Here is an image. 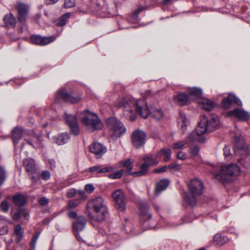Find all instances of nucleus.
Returning a JSON list of instances; mask_svg holds the SVG:
<instances>
[{"label": "nucleus", "instance_id": "obj_1", "mask_svg": "<svg viewBox=\"0 0 250 250\" xmlns=\"http://www.w3.org/2000/svg\"><path fill=\"white\" fill-rule=\"evenodd\" d=\"M114 105L124 109V114L131 121L136 119V113H138L143 118H146L149 115L159 120L163 117V113L160 108H153L150 111L144 100L135 99L132 97L120 98L114 103Z\"/></svg>", "mask_w": 250, "mask_h": 250}, {"label": "nucleus", "instance_id": "obj_2", "mask_svg": "<svg viewBox=\"0 0 250 250\" xmlns=\"http://www.w3.org/2000/svg\"><path fill=\"white\" fill-rule=\"evenodd\" d=\"M219 124V118L217 115H211L208 119L206 115L201 117L200 122L195 129L196 134L199 137V142L204 143L205 136L215 129Z\"/></svg>", "mask_w": 250, "mask_h": 250}, {"label": "nucleus", "instance_id": "obj_3", "mask_svg": "<svg viewBox=\"0 0 250 250\" xmlns=\"http://www.w3.org/2000/svg\"><path fill=\"white\" fill-rule=\"evenodd\" d=\"M87 208L92 212V214L89 213V216L93 220L97 222L105 220L107 208L102 197H97L90 200L87 203Z\"/></svg>", "mask_w": 250, "mask_h": 250}, {"label": "nucleus", "instance_id": "obj_4", "mask_svg": "<svg viewBox=\"0 0 250 250\" xmlns=\"http://www.w3.org/2000/svg\"><path fill=\"white\" fill-rule=\"evenodd\" d=\"M190 194H185V201L190 206H193L196 204V196L201 194L203 190V184L198 179L191 180L188 185Z\"/></svg>", "mask_w": 250, "mask_h": 250}, {"label": "nucleus", "instance_id": "obj_5", "mask_svg": "<svg viewBox=\"0 0 250 250\" xmlns=\"http://www.w3.org/2000/svg\"><path fill=\"white\" fill-rule=\"evenodd\" d=\"M82 122L87 129L91 132L101 129L103 127V125L98 115L88 110L84 112Z\"/></svg>", "mask_w": 250, "mask_h": 250}, {"label": "nucleus", "instance_id": "obj_6", "mask_svg": "<svg viewBox=\"0 0 250 250\" xmlns=\"http://www.w3.org/2000/svg\"><path fill=\"white\" fill-rule=\"evenodd\" d=\"M107 125L109 130L110 135L115 139L125 131V128L118 119L111 117L107 120Z\"/></svg>", "mask_w": 250, "mask_h": 250}, {"label": "nucleus", "instance_id": "obj_7", "mask_svg": "<svg viewBox=\"0 0 250 250\" xmlns=\"http://www.w3.org/2000/svg\"><path fill=\"white\" fill-rule=\"evenodd\" d=\"M240 173V168L236 164L222 166L220 171V180L224 182H229L232 177L238 176Z\"/></svg>", "mask_w": 250, "mask_h": 250}, {"label": "nucleus", "instance_id": "obj_8", "mask_svg": "<svg viewBox=\"0 0 250 250\" xmlns=\"http://www.w3.org/2000/svg\"><path fill=\"white\" fill-rule=\"evenodd\" d=\"M235 155L246 156L249 152L248 146L241 136H236L233 139Z\"/></svg>", "mask_w": 250, "mask_h": 250}, {"label": "nucleus", "instance_id": "obj_9", "mask_svg": "<svg viewBox=\"0 0 250 250\" xmlns=\"http://www.w3.org/2000/svg\"><path fill=\"white\" fill-rule=\"evenodd\" d=\"M86 220L84 217L79 216L73 220L72 223V230L77 239L81 241L82 240L79 233L83 231L85 228Z\"/></svg>", "mask_w": 250, "mask_h": 250}, {"label": "nucleus", "instance_id": "obj_10", "mask_svg": "<svg viewBox=\"0 0 250 250\" xmlns=\"http://www.w3.org/2000/svg\"><path fill=\"white\" fill-rule=\"evenodd\" d=\"M146 134L142 130H136L131 135V142L136 148H140L145 143Z\"/></svg>", "mask_w": 250, "mask_h": 250}, {"label": "nucleus", "instance_id": "obj_11", "mask_svg": "<svg viewBox=\"0 0 250 250\" xmlns=\"http://www.w3.org/2000/svg\"><path fill=\"white\" fill-rule=\"evenodd\" d=\"M229 117H233L241 121H247L250 120V114L243 108H235L227 112Z\"/></svg>", "mask_w": 250, "mask_h": 250}, {"label": "nucleus", "instance_id": "obj_12", "mask_svg": "<svg viewBox=\"0 0 250 250\" xmlns=\"http://www.w3.org/2000/svg\"><path fill=\"white\" fill-rule=\"evenodd\" d=\"M56 100L62 99L65 102L74 104L79 102L81 98L78 96H73L68 94L64 88H60L56 94Z\"/></svg>", "mask_w": 250, "mask_h": 250}, {"label": "nucleus", "instance_id": "obj_13", "mask_svg": "<svg viewBox=\"0 0 250 250\" xmlns=\"http://www.w3.org/2000/svg\"><path fill=\"white\" fill-rule=\"evenodd\" d=\"M112 197L119 209L124 211L125 209L126 200L123 192L120 189L116 190L112 193Z\"/></svg>", "mask_w": 250, "mask_h": 250}, {"label": "nucleus", "instance_id": "obj_14", "mask_svg": "<svg viewBox=\"0 0 250 250\" xmlns=\"http://www.w3.org/2000/svg\"><path fill=\"white\" fill-rule=\"evenodd\" d=\"M16 8L18 11V21L22 24L25 23L26 18L28 12V6L21 2H18Z\"/></svg>", "mask_w": 250, "mask_h": 250}, {"label": "nucleus", "instance_id": "obj_15", "mask_svg": "<svg viewBox=\"0 0 250 250\" xmlns=\"http://www.w3.org/2000/svg\"><path fill=\"white\" fill-rule=\"evenodd\" d=\"M91 153H94L97 158H100L106 152V147L99 143H93L89 146Z\"/></svg>", "mask_w": 250, "mask_h": 250}, {"label": "nucleus", "instance_id": "obj_16", "mask_svg": "<svg viewBox=\"0 0 250 250\" xmlns=\"http://www.w3.org/2000/svg\"><path fill=\"white\" fill-rule=\"evenodd\" d=\"M65 120L70 127L71 131L75 135L79 133L80 130L77 125V119L74 115L65 114Z\"/></svg>", "mask_w": 250, "mask_h": 250}, {"label": "nucleus", "instance_id": "obj_17", "mask_svg": "<svg viewBox=\"0 0 250 250\" xmlns=\"http://www.w3.org/2000/svg\"><path fill=\"white\" fill-rule=\"evenodd\" d=\"M56 38L54 36L49 37H43L38 35H33L31 38V41L33 43L40 45H45L55 40Z\"/></svg>", "mask_w": 250, "mask_h": 250}, {"label": "nucleus", "instance_id": "obj_18", "mask_svg": "<svg viewBox=\"0 0 250 250\" xmlns=\"http://www.w3.org/2000/svg\"><path fill=\"white\" fill-rule=\"evenodd\" d=\"M197 103L202 109L207 111L212 110L215 106V103L213 101L206 98L199 99Z\"/></svg>", "mask_w": 250, "mask_h": 250}, {"label": "nucleus", "instance_id": "obj_19", "mask_svg": "<svg viewBox=\"0 0 250 250\" xmlns=\"http://www.w3.org/2000/svg\"><path fill=\"white\" fill-rule=\"evenodd\" d=\"M139 213L142 220L146 221L149 219L151 215L149 212L148 205L146 203L141 204L139 207Z\"/></svg>", "mask_w": 250, "mask_h": 250}, {"label": "nucleus", "instance_id": "obj_20", "mask_svg": "<svg viewBox=\"0 0 250 250\" xmlns=\"http://www.w3.org/2000/svg\"><path fill=\"white\" fill-rule=\"evenodd\" d=\"M23 164L29 175L33 174L36 172V165L34 160L32 159H26L23 161Z\"/></svg>", "mask_w": 250, "mask_h": 250}, {"label": "nucleus", "instance_id": "obj_21", "mask_svg": "<svg viewBox=\"0 0 250 250\" xmlns=\"http://www.w3.org/2000/svg\"><path fill=\"white\" fill-rule=\"evenodd\" d=\"M175 100L176 101L178 104L182 106L186 105L191 102L188 94L184 92L178 94L175 97Z\"/></svg>", "mask_w": 250, "mask_h": 250}, {"label": "nucleus", "instance_id": "obj_22", "mask_svg": "<svg viewBox=\"0 0 250 250\" xmlns=\"http://www.w3.org/2000/svg\"><path fill=\"white\" fill-rule=\"evenodd\" d=\"M202 94V90L197 87H193L190 88L188 90V95L190 98L191 102L200 99Z\"/></svg>", "mask_w": 250, "mask_h": 250}, {"label": "nucleus", "instance_id": "obj_23", "mask_svg": "<svg viewBox=\"0 0 250 250\" xmlns=\"http://www.w3.org/2000/svg\"><path fill=\"white\" fill-rule=\"evenodd\" d=\"M70 139V136L67 133H62L54 137V140L58 145H62L66 143Z\"/></svg>", "mask_w": 250, "mask_h": 250}, {"label": "nucleus", "instance_id": "obj_24", "mask_svg": "<svg viewBox=\"0 0 250 250\" xmlns=\"http://www.w3.org/2000/svg\"><path fill=\"white\" fill-rule=\"evenodd\" d=\"M169 185V181L167 179H163L160 180L156 185L155 194L158 195L160 193L165 190Z\"/></svg>", "mask_w": 250, "mask_h": 250}, {"label": "nucleus", "instance_id": "obj_25", "mask_svg": "<svg viewBox=\"0 0 250 250\" xmlns=\"http://www.w3.org/2000/svg\"><path fill=\"white\" fill-rule=\"evenodd\" d=\"M3 21L7 27H14L17 22L15 17L11 13L5 16Z\"/></svg>", "mask_w": 250, "mask_h": 250}, {"label": "nucleus", "instance_id": "obj_26", "mask_svg": "<svg viewBox=\"0 0 250 250\" xmlns=\"http://www.w3.org/2000/svg\"><path fill=\"white\" fill-rule=\"evenodd\" d=\"M114 168L111 166H107L103 168L101 166H95L89 168L90 172L97 171L99 173H104L111 172L113 170Z\"/></svg>", "mask_w": 250, "mask_h": 250}, {"label": "nucleus", "instance_id": "obj_27", "mask_svg": "<svg viewBox=\"0 0 250 250\" xmlns=\"http://www.w3.org/2000/svg\"><path fill=\"white\" fill-rule=\"evenodd\" d=\"M23 129L21 128H15L12 131V139L13 143L15 145L18 143L19 140L21 139Z\"/></svg>", "mask_w": 250, "mask_h": 250}, {"label": "nucleus", "instance_id": "obj_28", "mask_svg": "<svg viewBox=\"0 0 250 250\" xmlns=\"http://www.w3.org/2000/svg\"><path fill=\"white\" fill-rule=\"evenodd\" d=\"M188 121L185 115L181 114L178 118V126L183 132L187 130Z\"/></svg>", "mask_w": 250, "mask_h": 250}, {"label": "nucleus", "instance_id": "obj_29", "mask_svg": "<svg viewBox=\"0 0 250 250\" xmlns=\"http://www.w3.org/2000/svg\"><path fill=\"white\" fill-rule=\"evenodd\" d=\"M157 158V155L154 157L152 154L149 153L144 157L143 161L146 162L150 166H152L158 164L159 160Z\"/></svg>", "mask_w": 250, "mask_h": 250}, {"label": "nucleus", "instance_id": "obj_30", "mask_svg": "<svg viewBox=\"0 0 250 250\" xmlns=\"http://www.w3.org/2000/svg\"><path fill=\"white\" fill-rule=\"evenodd\" d=\"M28 144L35 148L41 146V136L37 135H33L31 140L25 139Z\"/></svg>", "mask_w": 250, "mask_h": 250}, {"label": "nucleus", "instance_id": "obj_31", "mask_svg": "<svg viewBox=\"0 0 250 250\" xmlns=\"http://www.w3.org/2000/svg\"><path fill=\"white\" fill-rule=\"evenodd\" d=\"M171 150L169 148H166L161 149L157 154V157H160L162 156L164 157V160L167 162L169 160L171 156Z\"/></svg>", "mask_w": 250, "mask_h": 250}, {"label": "nucleus", "instance_id": "obj_32", "mask_svg": "<svg viewBox=\"0 0 250 250\" xmlns=\"http://www.w3.org/2000/svg\"><path fill=\"white\" fill-rule=\"evenodd\" d=\"M235 99V95H229L227 98L223 99L222 101V105L225 108H229L233 103V100Z\"/></svg>", "mask_w": 250, "mask_h": 250}, {"label": "nucleus", "instance_id": "obj_33", "mask_svg": "<svg viewBox=\"0 0 250 250\" xmlns=\"http://www.w3.org/2000/svg\"><path fill=\"white\" fill-rule=\"evenodd\" d=\"M150 166L146 162H144V163L142 164L140 166V170L136 172L133 173L134 176H140L145 175Z\"/></svg>", "mask_w": 250, "mask_h": 250}, {"label": "nucleus", "instance_id": "obj_34", "mask_svg": "<svg viewBox=\"0 0 250 250\" xmlns=\"http://www.w3.org/2000/svg\"><path fill=\"white\" fill-rule=\"evenodd\" d=\"M13 200L15 204L19 206H22L26 203L25 197L21 194L15 195L13 197Z\"/></svg>", "mask_w": 250, "mask_h": 250}, {"label": "nucleus", "instance_id": "obj_35", "mask_svg": "<svg viewBox=\"0 0 250 250\" xmlns=\"http://www.w3.org/2000/svg\"><path fill=\"white\" fill-rule=\"evenodd\" d=\"M119 165L120 167H125L128 172L131 171L132 169V164L129 159L120 161Z\"/></svg>", "mask_w": 250, "mask_h": 250}, {"label": "nucleus", "instance_id": "obj_36", "mask_svg": "<svg viewBox=\"0 0 250 250\" xmlns=\"http://www.w3.org/2000/svg\"><path fill=\"white\" fill-rule=\"evenodd\" d=\"M14 233L17 236V243H19L23 236V230L21 225H18L16 226Z\"/></svg>", "mask_w": 250, "mask_h": 250}, {"label": "nucleus", "instance_id": "obj_37", "mask_svg": "<svg viewBox=\"0 0 250 250\" xmlns=\"http://www.w3.org/2000/svg\"><path fill=\"white\" fill-rule=\"evenodd\" d=\"M188 143V141L186 140L175 142L173 144L172 147L174 149H180L183 148Z\"/></svg>", "mask_w": 250, "mask_h": 250}, {"label": "nucleus", "instance_id": "obj_38", "mask_svg": "<svg viewBox=\"0 0 250 250\" xmlns=\"http://www.w3.org/2000/svg\"><path fill=\"white\" fill-rule=\"evenodd\" d=\"M70 17L69 13H66L64 14L61 18L58 19L57 21L56 24L59 26H63L66 23V21Z\"/></svg>", "mask_w": 250, "mask_h": 250}, {"label": "nucleus", "instance_id": "obj_39", "mask_svg": "<svg viewBox=\"0 0 250 250\" xmlns=\"http://www.w3.org/2000/svg\"><path fill=\"white\" fill-rule=\"evenodd\" d=\"M223 151L225 158L227 160H230L232 157V155L230 152V147L229 146H225L223 149Z\"/></svg>", "mask_w": 250, "mask_h": 250}, {"label": "nucleus", "instance_id": "obj_40", "mask_svg": "<svg viewBox=\"0 0 250 250\" xmlns=\"http://www.w3.org/2000/svg\"><path fill=\"white\" fill-rule=\"evenodd\" d=\"M189 153L192 157H197L199 155V148L196 146H194L191 148Z\"/></svg>", "mask_w": 250, "mask_h": 250}, {"label": "nucleus", "instance_id": "obj_41", "mask_svg": "<svg viewBox=\"0 0 250 250\" xmlns=\"http://www.w3.org/2000/svg\"><path fill=\"white\" fill-rule=\"evenodd\" d=\"M80 203V200H71L68 205V208L70 209L74 208Z\"/></svg>", "mask_w": 250, "mask_h": 250}, {"label": "nucleus", "instance_id": "obj_42", "mask_svg": "<svg viewBox=\"0 0 250 250\" xmlns=\"http://www.w3.org/2000/svg\"><path fill=\"white\" fill-rule=\"evenodd\" d=\"M123 174V170L118 171L112 174L109 175V177L111 179H119L121 178Z\"/></svg>", "mask_w": 250, "mask_h": 250}, {"label": "nucleus", "instance_id": "obj_43", "mask_svg": "<svg viewBox=\"0 0 250 250\" xmlns=\"http://www.w3.org/2000/svg\"><path fill=\"white\" fill-rule=\"evenodd\" d=\"M176 158L178 159L184 161L187 159L188 155L186 153L184 152V151H180L177 153Z\"/></svg>", "mask_w": 250, "mask_h": 250}, {"label": "nucleus", "instance_id": "obj_44", "mask_svg": "<svg viewBox=\"0 0 250 250\" xmlns=\"http://www.w3.org/2000/svg\"><path fill=\"white\" fill-rule=\"evenodd\" d=\"M196 140L199 141V137L196 135H195L194 132L191 133L188 136V142H194Z\"/></svg>", "mask_w": 250, "mask_h": 250}, {"label": "nucleus", "instance_id": "obj_45", "mask_svg": "<svg viewBox=\"0 0 250 250\" xmlns=\"http://www.w3.org/2000/svg\"><path fill=\"white\" fill-rule=\"evenodd\" d=\"M168 168L172 169L175 171H179L181 168V166L180 165L178 164L177 163H173L168 165Z\"/></svg>", "mask_w": 250, "mask_h": 250}, {"label": "nucleus", "instance_id": "obj_46", "mask_svg": "<svg viewBox=\"0 0 250 250\" xmlns=\"http://www.w3.org/2000/svg\"><path fill=\"white\" fill-rule=\"evenodd\" d=\"M5 179V172L3 167H0V186L4 182Z\"/></svg>", "mask_w": 250, "mask_h": 250}, {"label": "nucleus", "instance_id": "obj_47", "mask_svg": "<svg viewBox=\"0 0 250 250\" xmlns=\"http://www.w3.org/2000/svg\"><path fill=\"white\" fill-rule=\"evenodd\" d=\"M75 4V1L74 0H65L64 6L65 8H71L74 6Z\"/></svg>", "mask_w": 250, "mask_h": 250}, {"label": "nucleus", "instance_id": "obj_48", "mask_svg": "<svg viewBox=\"0 0 250 250\" xmlns=\"http://www.w3.org/2000/svg\"><path fill=\"white\" fill-rule=\"evenodd\" d=\"M9 207V204L6 201L2 202L0 205V209L4 212L8 211Z\"/></svg>", "mask_w": 250, "mask_h": 250}, {"label": "nucleus", "instance_id": "obj_49", "mask_svg": "<svg viewBox=\"0 0 250 250\" xmlns=\"http://www.w3.org/2000/svg\"><path fill=\"white\" fill-rule=\"evenodd\" d=\"M41 177L42 179L47 180L49 179L50 177V172L48 171H43L41 174Z\"/></svg>", "mask_w": 250, "mask_h": 250}, {"label": "nucleus", "instance_id": "obj_50", "mask_svg": "<svg viewBox=\"0 0 250 250\" xmlns=\"http://www.w3.org/2000/svg\"><path fill=\"white\" fill-rule=\"evenodd\" d=\"M84 189L87 192L90 193L93 191L94 188L92 185L87 184L85 186Z\"/></svg>", "mask_w": 250, "mask_h": 250}, {"label": "nucleus", "instance_id": "obj_51", "mask_svg": "<svg viewBox=\"0 0 250 250\" xmlns=\"http://www.w3.org/2000/svg\"><path fill=\"white\" fill-rule=\"evenodd\" d=\"M39 235H40V232H37L33 236V237L32 238V242H31V246L32 247L34 248L35 247L36 242L39 237Z\"/></svg>", "mask_w": 250, "mask_h": 250}, {"label": "nucleus", "instance_id": "obj_52", "mask_svg": "<svg viewBox=\"0 0 250 250\" xmlns=\"http://www.w3.org/2000/svg\"><path fill=\"white\" fill-rule=\"evenodd\" d=\"M77 191L75 189H71L67 191V196L68 198H72L76 195Z\"/></svg>", "mask_w": 250, "mask_h": 250}, {"label": "nucleus", "instance_id": "obj_53", "mask_svg": "<svg viewBox=\"0 0 250 250\" xmlns=\"http://www.w3.org/2000/svg\"><path fill=\"white\" fill-rule=\"evenodd\" d=\"M168 169V167L165 166L161 168H156L154 170L155 173H162L166 171Z\"/></svg>", "mask_w": 250, "mask_h": 250}, {"label": "nucleus", "instance_id": "obj_54", "mask_svg": "<svg viewBox=\"0 0 250 250\" xmlns=\"http://www.w3.org/2000/svg\"><path fill=\"white\" fill-rule=\"evenodd\" d=\"M39 202L41 205L44 206L48 204V200L45 197H42L39 200Z\"/></svg>", "mask_w": 250, "mask_h": 250}, {"label": "nucleus", "instance_id": "obj_55", "mask_svg": "<svg viewBox=\"0 0 250 250\" xmlns=\"http://www.w3.org/2000/svg\"><path fill=\"white\" fill-rule=\"evenodd\" d=\"M68 216L69 218H73L74 219H75V218L76 217H78V216H77V213L75 211H70L68 214Z\"/></svg>", "mask_w": 250, "mask_h": 250}, {"label": "nucleus", "instance_id": "obj_56", "mask_svg": "<svg viewBox=\"0 0 250 250\" xmlns=\"http://www.w3.org/2000/svg\"><path fill=\"white\" fill-rule=\"evenodd\" d=\"M233 103H235L238 106H242V103L241 100L235 96V99L233 100Z\"/></svg>", "mask_w": 250, "mask_h": 250}, {"label": "nucleus", "instance_id": "obj_57", "mask_svg": "<svg viewBox=\"0 0 250 250\" xmlns=\"http://www.w3.org/2000/svg\"><path fill=\"white\" fill-rule=\"evenodd\" d=\"M48 163L49 164L51 168H53L55 167V161L53 159H49L48 161Z\"/></svg>", "mask_w": 250, "mask_h": 250}, {"label": "nucleus", "instance_id": "obj_58", "mask_svg": "<svg viewBox=\"0 0 250 250\" xmlns=\"http://www.w3.org/2000/svg\"><path fill=\"white\" fill-rule=\"evenodd\" d=\"M78 196L80 197V199H84V193L83 191L79 190L77 191V194Z\"/></svg>", "mask_w": 250, "mask_h": 250}, {"label": "nucleus", "instance_id": "obj_59", "mask_svg": "<svg viewBox=\"0 0 250 250\" xmlns=\"http://www.w3.org/2000/svg\"><path fill=\"white\" fill-rule=\"evenodd\" d=\"M21 215V212L20 211H18L13 215V218L15 220H18L20 218Z\"/></svg>", "mask_w": 250, "mask_h": 250}, {"label": "nucleus", "instance_id": "obj_60", "mask_svg": "<svg viewBox=\"0 0 250 250\" xmlns=\"http://www.w3.org/2000/svg\"><path fill=\"white\" fill-rule=\"evenodd\" d=\"M59 0H45V2L47 4H52L56 3Z\"/></svg>", "mask_w": 250, "mask_h": 250}, {"label": "nucleus", "instance_id": "obj_61", "mask_svg": "<svg viewBox=\"0 0 250 250\" xmlns=\"http://www.w3.org/2000/svg\"><path fill=\"white\" fill-rule=\"evenodd\" d=\"M219 240V236L216 234L213 237V241L218 243Z\"/></svg>", "mask_w": 250, "mask_h": 250}, {"label": "nucleus", "instance_id": "obj_62", "mask_svg": "<svg viewBox=\"0 0 250 250\" xmlns=\"http://www.w3.org/2000/svg\"><path fill=\"white\" fill-rule=\"evenodd\" d=\"M24 218L26 219H28V218H29V215L28 214H26L25 213V215H24Z\"/></svg>", "mask_w": 250, "mask_h": 250}, {"label": "nucleus", "instance_id": "obj_63", "mask_svg": "<svg viewBox=\"0 0 250 250\" xmlns=\"http://www.w3.org/2000/svg\"><path fill=\"white\" fill-rule=\"evenodd\" d=\"M171 0H164V2L165 3H168V2H170Z\"/></svg>", "mask_w": 250, "mask_h": 250}, {"label": "nucleus", "instance_id": "obj_64", "mask_svg": "<svg viewBox=\"0 0 250 250\" xmlns=\"http://www.w3.org/2000/svg\"><path fill=\"white\" fill-rule=\"evenodd\" d=\"M4 231H5V232H8V229H7V227H5L4 228Z\"/></svg>", "mask_w": 250, "mask_h": 250}]
</instances>
